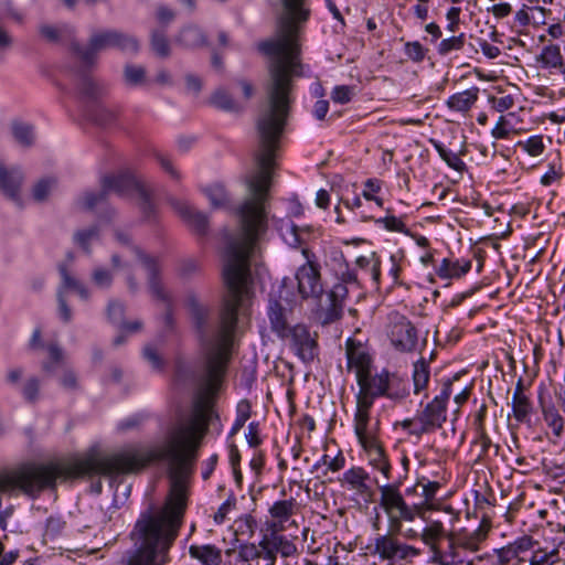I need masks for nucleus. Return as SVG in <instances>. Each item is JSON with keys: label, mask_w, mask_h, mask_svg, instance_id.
Segmentation results:
<instances>
[{"label": "nucleus", "mask_w": 565, "mask_h": 565, "mask_svg": "<svg viewBox=\"0 0 565 565\" xmlns=\"http://www.w3.org/2000/svg\"><path fill=\"white\" fill-rule=\"evenodd\" d=\"M225 369L226 365H205L202 388L191 416L168 429L163 445L152 448L129 446L111 455L93 450L83 457L47 465L24 463L0 472V493L20 491L35 497L46 488H54L57 480L134 473L152 462L166 460L169 493L161 505H150L137 518L129 533L135 552L127 565H167L188 507V477L207 433L213 415L212 396Z\"/></svg>", "instance_id": "obj_1"}, {"label": "nucleus", "mask_w": 565, "mask_h": 565, "mask_svg": "<svg viewBox=\"0 0 565 565\" xmlns=\"http://www.w3.org/2000/svg\"><path fill=\"white\" fill-rule=\"evenodd\" d=\"M275 35L259 44L269 56L266 98L257 120L259 135H282L292 98V78L302 75L300 33L310 18L307 0H281Z\"/></svg>", "instance_id": "obj_2"}, {"label": "nucleus", "mask_w": 565, "mask_h": 565, "mask_svg": "<svg viewBox=\"0 0 565 565\" xmlns=\"http://www.w3.org/2000/svg\"><path fill=\"white\" fill-rule=\"evenodd\" d=\"M452 381L444 382L440 393L413 418L401 423L409 435L420 438L425 434L440 429L447 420V402L451 395Z\"/></svg>", "instance_id": "obj_3"}, {"label": "nucleus", "mask_w": 565, "mask_h": 565, "mask_svg": "<svg viewBox=\"0 0 565 565\" xmlns=\"http://www.w3.org/2000/svg\"><path fill=\"white\" fill-rule=\"evenodd\" d=\"M359 393L356 395V404L364 407H372L374 401L379 396H386L391 399H402L407 396L408 391L404 381L396 374L382 371L375 375L367 372L356 380Z\"/></svg>", "instance_id": "obj_4"}, {"label": "nucleus", "mask_w": 565, "mask_h": 565, "mask_svg": "<svg viewBox=\"0 0 565 565\" xmlns=\"http://www.w3.org/2000/svg\"><path fill=\"white\" fill-rule=\"evenodd\" d=\"M109 191H115L119 194L131 192L138 199L143 211L150 209L148 191L139 181L127 173L105 177L103 180V191L100 193H85L79 200V204L83 209H93L105 199L106 192Z\"/></svg>", "instance_id": "obj_5"}, {"label": "nucleus", "mask_w": 565, "mask_h": 565, "mask_svg": "<svg viewBox=\"0 0 565 565\" xmlns=\"http://www.w3.org/2000/svg\"><path fill=\"white\" fill-rule=\"evenodd\" d=\"M379 507L387 518L388 529L402 532L403 522H413L418 515L415 505H408L396 484H384L379 488Z\"/></svg>", "instance_id": "obj_6"}, {"label": "nucleus", "mask_w": 565, "mask_h": 565, "mask_svg": "<svg viewBox=\"0 0 565 565\" xmlns=\"http://www.w3.org/2000/svg\"><path fill=\"white\" fill-rule=\"evenodd\" d=\"M401 533L388 529L387 533L377 535L370 547V553L376 556L381 563H386L387 565H395L399 562L417 557L420 551L402 542L398 539Z\"/></svg>", "instance_id": "obj_7"}, {"label": "nucleus", "mask_w": 565, "mask_h": 565, "mask_svg": "<svg viewBox=\"0 0 565 565\" xmlns=\"http://www.w3.org/2000/svg\"><path fill=\"white\" fill-rule=\"evenodd\" d=\"M110 47L136 53L139 49V43L135 38L117 31L97 32L90 36L88 47L81 49L77 53L84 63H92L98 52Z\"/></svg>", "instance_id": "obj_8"}, {"label": "nucleus", "mask_w": 565, "mask_h": 565, "mask_svg": "<svg viewBox=\"0 0 565 565\" xmlns=\"http://www.w3.org/2000/svg\"><path fill=\"white\" fill-rule=\"evenodd\" d=\"M302 255L306 258V264L301 265L296 273L298 291L303 299L318 298L323 291L319 266L315 260V255L308 248H302Z\"/></svg>", "instance_id": "obj_9"}, {"label": "nucleus", "mask_w": 565, "mask_h": 565, "mask_svg": "<svg viewBox=\"0 0 565 565\" xmlns=\"http://www.w3.org/2000/svg\"><path fill=\"white\" fill-rule=\"evenodd\" d=\"M387 334L392 345L401 352H411L417 345V331L403 316H391Z\"/></svg>", "instance_id": "obj_10"}, {"label": "nucleus", "mask_w": 565, "mask_h": 565, "mask_svg": "<svg viewBox=\"0 0 565 565\" xmlns=\"http://www.w3.org/2000/svg\"><path fill=\"white\" fill-rule=\"evenodd\" d=\"M417 486L422 488L423 501L415 504L418 516L423 520L428 511H444L450 515V523L454 524L459 519V512L456 511L451 505H443L436 499L441 484L438 481H425L424 479L417 482Z\"/></svg>", "instance_id": "obj_11"}, {"label": "nucleus", "mask_w": 565, "mask_h": 565, "mask_svg": "<svg viewBox=\"0 0 565 565\" xmlns=\"http://www.w3.org/2000/svg\"><path fill=\"white\" fill-rule=\"evenodd\" d=\"M299 504L294 498L275 501L266 519L267 530L285 531L295 525L294 516L298 513Z\"/></svg>", "instance_id": "obj_12"}, {"label": "nucleus", "mask_w": 565, "mask_h": 565, "mask_svg": "<svg viewBox=\"0 0 565 565\" xmlns=\"http://www.w3.org/2000/svg\"><path fill=\"white\" fill-rule=\"evenodd\" d=\"M447 546L443 547V544L437 546L430 555V563L436 565H461L467 563L471 565V562L466 558V555L460 544V537L454 532H449V535L445 539Z\"/></svg>", "instance_id": "obj_13"}, {"label": "nucleus", "mask_w": 565, "mask_h": 565, "mask_svg": "<svg viewBox=\"0 0 565 565\" xmlns=\"http://www.w3.org/2000/svg\"><path fill=\"white\" fill-rule=\"evenodd\" d=\"M286 339L296 354L305 362L312 361L317 352V341L303 324H297L289 329Z\"/></svg>", "instance_id": "obj_14"}, {"label": "nucleus", "mask_w": 565, "mask_h": 565, "mask_svg": "<svg viewBox=\"0 0 565 565\" xmlns=\"http://www.w3.org/2000/svg\"><path fill=\"white\" fill-rule=\"evenodd\" d=\"M372 407H364L360 404H356L355 415H354V431L358 437V440L361 447L369 445L373 441L380 439L379 431L380 426L379 422L372 423L370 417V411Z\"/></svg>", "instance_id": "obj_15"}, {"label": "nucleus", "mask_w": 565, "mask_h": 565, "mask_svg": "<svg viewBox=\"0 0 565 565\" xmlns=\"http://www.w3.org/2000/svg\"><path fill=\"white\" fill-rule=\"evenodd\" d=\"M60 271L63 284L57 294L58 311L63 321L68 322L72 319V310L66 303L63 289H74L79 295V297L85 300L89 298V291L81 281L72 277L64 266L60 267Z\"/></svg>", "instance_id": "obj_16"}, {"label": "nucleus", "mask_w": 565, "mask_h": 565, "mask_svg": "<svg viewBox=\"0 0 565 565\" xmlns=\"http://www.w3.org/2000/svg\"><path fill=\"white\" fill-rule=\"evenodd\" d=\"M342 487L354 491L360 497H370L372 488L369 484L370 475L363 467H351L339 479Z\"/></svg>", "instance_id": "obj_17"}, {"label": "nucleus", "mask_w": 565, "mask_h": 565, "mask_svg": "<svg viewBox=\"0 0 565 565\" xmlns=\"http://www.w3.org/2000/svg\"><path fill=\"white\" fill-rule=\"evenodd\" d=\"M131 252L136 254L140 264L145 267L149 278V289L152 296L163 302H169V294L164 290L163 286L157 278L158 264L157 260L150 256L145 255L139 248L131 247Z\"/></svg>", "instance_id": "obj_18"}, {"label": "nucleus", "mask_w": 565, "mask_h": 565, "mask_svg": "<svg viewBox=\"0 0 565 565\" xmlns=\"http://www.w3.org/2000/svg\"><path fill=\"white\" fill-rule=\"evenodd\" d=\"M349 290L345 284L338 282L327 295L324 306V323H331L342 317Z\"/></svg>", "instance_id": "obj_19"}, {"label": "nucleus", "mask_w": 565, "mask_h": 565, "mask_svg": "<svg viewBox=\"0 0 565 565\" xmlns=\"http://www.w3.org/2000/svg\"><path fill=\"white\" fill-rule=\"evenodd\" d=\"M369 465L380 471L385 480L391 479L392 466L382 441L379 439L362 447Z\"/></svg>", "instance_id": "obj_20"}, {"label": "nucleus", "mask_w": 565, "mask_h": 565, "mask_svg": "<svg viewBox=\"0 0 565 565\" xmlns=\"http://www.w3.org/2000/svg\"><path fill=\"white\" fill-rule=\"evenodd\" d=\"M347 359L349 369L355 370L356 380L371 372V356L361 343H356L352 339L347 341Z\"/></svg>", "instance_id": "obj_21"}, {"label": "nucleus", "mask_w": 565, "mask_h": 565, "mask_svg": "<svg viewBox=\"0 0 565 565\" xmlns=\"http://www.w3.org/2000/svg\"><path fill=\"white\" fill-rule=\"evenodd\" d=\"M23 173L17 169H7L0 163V190L11 200L20 201V189L23 183Z\"/></svg>", "instance_id": "obj_22"}, {"label": "nucleus", "mask_w": 565, "mask_h": 565, "mask_svg": "<svg viewBox=\"0 0 565 565\" xmlns=\"http://www.w3.org/2000/svg\"><path fill=\"white\" fill-rule=\"evenodd\" d=\"M241 553L245 561L252 562V565H275L276 563L277 556L263 539L258 545L244 546Z\"/></svg>", "instance_id": "obj_23"}, {"label": "nucleus", "mask_w": 565, "mask_h": 565, "mask_svg": "<svg viewBox=\"0 0 565 565\" xmlns=\"http://www.w3.org/2000/svg\"><path fill=\"white\" fill-rule=\"evenodd\" d=\"M564 60L561 45L550 42L544 45L536 56V62L541 68L550 71V73H557Z\"/></svg>", "instance_id": "obj_24"}, {"label": "nucleus", "mask_w": 565, "mask_h": 565, "mask_svg": "<svg viewBox=\"0 0 565 565\" xmlns=\"http://www.w3.org/2000/svg\"><path fill=\"white\" fill-rule=\"evenodd\" d=\"M449 535L444 523L439 520H429L420 532V541L429 548L430 554Z\"/></svg>", "instance_id": "obj_25"}, {"label": "nucleus", "mask_w": 565, "mask_h": 565, "mask_svg": "<svg viewBox=\"0 0 565 565\" xmlns=\"http://www.w3.org/2000/svg\"><path fill=\"white\" fill-rule=\"evenodd\" d=\"M267 532L263 540L276 556L279 553L282 557H289L297 552L296 545L281 534L282 531L267 530Z\"/></svg>", "instance_id": "obj_26"}, {"label": "nucleus", "mask_w": 565, "mask_h": 565, "mask_svg": "<svg viewBox=\"0 0 565 565\" xmlns=\"http://www.w3.org/2000/svg\"><path fill=\"white\" fill-rule=\"evenodd\" d=\"M40 39L46 43L57 44L64 40L71 39L74 34L72 26L67 24L54 25L50 23H42L38 28Z\"/></svg>", "instance_id": "obj_27"}, {"label": "nucleus", "mask_w": 565, "mask_h": 565, "mask_svg": "<svg viewBox=\"0 0 565 565\" xmlns=\"http://www.w3.org/2000/svg\"><path fill=\"white\" fill-rule=\"evenodd\" d=\"M532 540L530 537H522L514 543H511L500 550L495 551L497 561L500 565L513 564L518 552H530L532 547Z\"/></svg>", "instance_id": "obj_28"}, {"label": "nucleus", "mask_w": 565, "mask_h": 565, "mask_svg": "<svg viewBox=\"0 0 565 565\" xmlns=\"http://www.w3.org/2000/svg\"><path fill=\"white\" fill-rule=\"evenodd\" d=\"M189 554L203 565H221L222 563V551L211 544H193L189 547Z\"/></svg>", "instance_id": "obj_29"}, {"label": "nucleus", "mask_w": 565, "mask_h": 565, "mask_svg": "<svg viewBox=\"0 0 565 565\" xmlns=\"http://www.w3.org/2000/svg\"><path fill=\"white\" fill-rule=\"evenodd\" d=\"M479 88L472 87L470 89L456 93L447 100V107L454 111L467 113L478 100Z\"/></svg>", "instance_id": "obj_30"}, {"label": "nucleus", "mask_w": 565, "mask_h": 565, "mask_svg": "<svg viewBox=\"0 0 565 565\" xmlns=\"http://www.w3.org/2000/svg\"><path fill=\"white\" fill-rule=\"evenodd\" d=\"M471 269V260H451L444 258L437 268V275L444 279L460 278Z\"/></svg>", "instance_id": "obj_31"}, {"label": "nucleus", "mask_w": 565, "mask_h": 565, "mask_svg": "<svg viewBox=\"0 0 565 565\" xmlns=\"http://www.w3.org/2000/svg\"><path fill=\"white\" fill-rule=\"evenodd\" d=\"M280 232L284 241L291 247H301L310 236L308 228L299 227L292 222L282 223Z\"/></svg>", "instance_id": "obj_32"}, {"label": "nucleus", "mask_w": 565, "mask_h": 565, "mask_svg": "<svg viewBox=\"0 0 565 565\" xmlns=\"http://www.w3.org/2000/svg\"><path fill=\"white\" fill-rule=\"evenodd\" d=\"M271 329L279 337H287L289 331L288 319L285 308L277 301L270 302L268 311Z\"/></svg>", "instance_id": "obj_33"}, {"label": "nucleus", "mask_w": 565, "mask_h": 565, "mask_svg": "<svg viewBox=\"0 0 565 565\" xmlns=\"http://www.w3.org/2000/svg\"><path fill=\"white\" fill-rule=\"evenodd\" d=\"M542 415L544 422L548 428H551L553 435L557 438L562 437L564 433L565 420L556 407L554 405H543Z\"/></svg>", "instance_id": "obj_34"}, {"label": "nucleus", "mask_w": 565, "mask_h": 565, "mask_svg": "<svg viewBox=\"0 0 565 565\" xmlns=\"http://www.w3.org/2000/svg\"><path fill=\"white\" fill-rule=\"evenodd\" d=\"M184 302L191 316L195 320L196 326L202 328L207 318V307L202 302L200 297L193 292L186 295Z\"/></svg>", "instance_id": "obj_35"}, {"label": "nucleus", "mask_w": 565, "mask_h": 565, "mask_svg": "<svg viewBox=\"0 0 565 565\" xmlns=\"http://www.w3.org/2000/svg\"><path fill=\"white\" fill-rule=\"evenodd\" d=\"M178 211L180 214L198 231V232H204L207 226V218L206 216L196 211L194 207L185 204V203H178L177 205Z\"/></svg>", "instance_id": "obj_36"}, {"label": "nucleus", "mask_w": 565, "mask_h": 565, "mask_svg": "<svg viewBox=\"0 0 565 565\" xmlns=\"http://www.w3.org/2000/svg\"><path fill=\"white\" fill-rule=\"evenodd\" d=\"M484 415H486V407L483 406L477 414L475 425L477 430V439L476 445L480 446L481 452L479 457L484 456L489 448L491 447L492 443L490 437L488 436L486 428H484Z\"/></svg>", "instance_id": "obj_37"}, {"label": "nucleus", "mask_w": 565, "mask_h": 565, "mask_svg": "<svg viewBox=\"0 0 565 565\" xmlns=\"http://www.w3.org/2000/svg\"><path fill=\"white\" fill-rule=\"evenodd\" d=\"M532 403L526 395L523 396H512V411L513 417L519 423H525L529 420V417L532 413Z\"/></svg>", "instance_id": "obj_38"}, {"label": "nucleus", "mask_w": 565, "mask_h": 565, "mask_svg": "<svg viewBox=\"0 0 565 565\" xmlns=\"http://www.w3.org/2000/svg\"><path fill=\"white\" fill-rule=\"evenodd\" d=\"M413 381L415 393L425 390L429 382V366L424 359L414 363Z\"/></svg>", "instance_id": "obj_39"}, {"label": "nucleus", "mask_w": 565, "mask_h": 565, "mask_svg": "<svg viewBox=\"0 0 565 565\" xmlns=\"http://www.w3.org/2000/svg\"><path fill=\"white\" fill-rule=\"evenodd\" d=\"M56 189V179L52 177L40 179L32 188V198L36 202H43L49 199Z\"/></svg>", "instance_id": "obj_40"}, {"label": "nucleus", "mask_w": 565, "mask_h": 565, "mask_svg": "<svg viewBox=\"0 0 565 565\" xmlns=\"http://www.w3.org/2000/svg\"><path fill=\"white\" fill-rule=\"evenodd\" d=\"M178 41L186 47H195L204 44L205 38L196 26H189L181 31Z\"/></svg>", "instance_id": "obj_41"}, {"label": "nucleus", "mask_w": 565, "mask_h": 565, "mask_svg": "<svg viewBox=\"0 0 565 565\" xmlns=\"http://www.w3.org/2000/svg\"><path fill=\"white\" fill-rule=\"evenodd\" d=\"M466 43L465 33H460L458 35H452L450 38L444 39L437 46V52L441 56H446L451 52H457L463 49Z\"/></svg>", "instance_id": "obj_42"}, {"label": "nucleus", "mask_w": 565, "mask_h": 565, "mask_svg": "<svg viewBox=\"0 0 565 565\" xmlns=\"http://www.w3.org/2000/svg\"><path fill=\"white\" fill-rule=\"evenodd\" d=\"M205 193L210 200L211 205L214 209L226 207L230 203V198L223 185L214 184L205 190Z\"/></svg>", "instance_id": "obj_43"}, {"label": "nucleus", "mask_w": 565, "mask_h": 565, "mask_svg": "<svg viewBox=\"0 0 565 565\" xmlns=\"http://www.w3.org/2000/svg\"><path fill=\"white\" fill-rule=\"evenodd\" d=\"M12 135L18 143L23 147L32 145L34 139L33 129L30 125L15 121L12 124Z\"/></svg>", "instance_id": "obj_44"}, {"label": "nucleus", "mask_w": 565, "mask_h": 565, "mask_svg": "<svg viewBox=\"0 0 565 565\" xmlns=\"http://www.w3.org/2000/svg\"><path fill=\"white\" fill-rule=\"evenodd\" d=\"M518 147L524 150L531 157H539L545 150V145L542 135L531 136L526 140L519 141Z\"/></svg>", "instance_id": "obj_45"}, {"label": "nucleus", "mask_w": 565, "mask_h": 565, "mask_svg": "<svg viewBox=\"0 0 565 565\" xmlns=\"http://www.w3.org/2000/svg\"><path fill=\"white\" fill-rule=\"evenodd\" d=\"M151 49L160 57L170 55V44L163 31L154 30L151 34Z\"/></svg>", "instance_id": "obj_46"}, {"label": "nucleus", "mask_w": 565, "mask_h": 565, "mask_svg": "<svg viewBox=\"0 0 565 565\" xmlns=\"http://www.w3.org/2000/svg\"><path fill=\"white\" fill-rule=\"evenodd\" d=\"M558 551L539 548L530 555V565H553L557 561Z\"/></svg>", "instance_id": "obj_47"}, {"label": "nucleus", "mask_w": 565, "mask_h": 565, "mask_svg": "<svg viewBox=\"0 0 565 565\" xmlns=\"http://www.w3.org/2000/svg\"><path fill=\"white\" fill-rule=\"evenodd\" d=\"M124 77L129 85H141L146 82V70L138 65H126Z\"/></svg>", "instance_id": "obj_48"}, {"label": "nucleus", "mask_w": 565, "mask_h": 565, "mask_svg": "<svg viewBox=\"0 0 565 565\" xmlns=\"http://www.w3.org/2000/svg\"><path fill=\"white\" fill-rule=\"evenodd\" d=\"M355 94V86L339 85L332 89L331 99L337 104H347L352 100Z\"/></svg>", "instance_id": "obj_49"}, {"label": "nucleus", "mask_w": 565, "mask_h": 565, "mask_svg": "<svg viewBox=\"0 0 565 565\" xmlns=\"http://www.w3.org/2000/svg\"><path fill=\"white\" fill-rule=\"evenodd\" d=\"M21 393L26 402L35 403L40 394V380L35 376L28 379L21 387Z\"/></svg>", "instance_id": "obj_50"}, {"label": "nucleus", "mask_w": 565, "mask_h": 565, "mask_svg": "<svg viewBox=\"0 0 565 565\" xmlns=\"http://www.w3.org/2000/svg\"><path fill=\"white\" fill-rule=\"evenodd\" d=\"M436 150L450 168L457 171L465 169L466 164L457 153L446 150L441 145H436Z\"/></svg>", "instance_id": "obj_51"}, {"label": "nucleus", "mask_w": 565, "mask_h": 565, "mask_svg": "<svg viewBox=\"0 0 565 565\" xmlns=\"http://www.w3.org/2000/svg\"><path fill=\"white\" fill-rule=\"evenodd\" d=\"M211 104L215 107L225 110H234L236 109V105L232 99L231 95L225 90H216L211 97Z\"/></svg>", "instance_id": "obj_52"}, {"label": "nucleus", "mask_w": 565, "mask_h": 565, "mask_svg": "<svg viewBox=\"0 0 565 565\" xmlns=\"http://www.w3.org/2000/svg\"><path fill=\"white\" fill-rule=\"evenodd\" d=\"M50 361L43 363V370L45 372H52L55 366L60 365L64 361V355L62 350L55 344H51L47 347Z\"/></svg>", "instance_id": "obj_53"}, {"label": "nucleus", "mask_w": 565, "mask_h": 565, "mask_svg": "<svg viewBox=\"0 0 565 565\" xmlns=\"http://www.w3.org/2000/svg\"><path fill=\"white\" fill-rule=\"evenodd\" d=\"M321 465L326 466L330 471L338 472L344 468L345 458L341 451H339L334 457L326 454L322 456L320 460Z\"/></svg>", "instance_id": "obj_54"}, {"label": "nucleus", "mask_w": 565, "mask_h": 565, "mask_svg": "<svg viewBox=\"0 0 565 565\" xmlns=\"http://www.w3.org/2000/svg\"><path fill=\"white\" fill-rule=\"evenodd\" d=\"M92 280L99 288H107L111 285L113 275L105 268H96L92 274Z\"/></svg>", "instance_id": "obj_55"}, {"label": "nucleus", "mask_w": 565, "mask_h": 565, "mask_svg": "<svg viewBox=\"0 0 565 565\" xmlns=\"http://www.w3.org/2000/svg\"><path fill=\"white\" fill-rule=\"evenodd\" d=\"M405 53L412 61L418 63L425 58L426 50L419 42L414 41L405 44Z\"/></svg>", "instance_id": "obj_56"}, {"label": "nucleus", "mask_w": 565, "mask_h": 565, "mask_svg": "<svg viewBox=\"0 0 565 565\" xmlns=\"http://www.w3.org/2000/svg\"><path fill=\"white\" fill-rule=\"evenodd\" d=\"M356 264L361 267V268H367L370 265V274L372 275L373 279L375 281L379 280L380 278V275H381V270H380V260L379 259H374V258H369V257H365V256H361L356 259Z\"/></svg>", "instance_id": "obj_57"}, {"label": "nucleus", "mask_w": 565, "mask_h": 565, "mask_svg": "<svg viewBox=\"0 0 565 565\" xmlns=\"http://www.w3.org/2000/svg\"><path fill=\"white\" fill-rule=\"evenodd\" d=\"M364 191H363V196L369 200V201H375L377 205H382V199L380 198H376L373 195V193H376L380 191L381 186H380V183L376 181V180H373V179H369L366 180V182L364 183Z\"/></svg>", "instance_id": "obj_58"}, {"label": "nucleus", "mask_w": 565, "mask_h": 565, "mask_svg": "<svg viewBox=\"0 0 565 565\" xmlns=\"http://www.w3.org/2000/svg\"><path fill=\"white\" fill-rule=\"evenodd\" d=\"M492 108L498 113H503L509 110L514 105V99L510 95L501 96V97H491L490 98Z\"/></svg>", "instance_id": "obj_59"}, {"label": "nucleus", "mask_w": 565, "mask_h": 565, "mask_svg": "<svg viewBox=\"0 0 565 565\" xmlns=\"http://www.w3.org/2000/svg\"><path fill=\"white\" fill-rule=\"evenodd\" d=\"M377 222L382 223L384 225V227L388 231L401 232V233L406 232L405 223L396 216H386L384 218L379 220Z\"/></svg>", "instance_id": "obj_60"}, {"label": "nucleus", "mask_w": 565, "mask_h": 565, "mask_svg": "<svg viewBox=\"0 0 565 565\" xmlns=\"http://www.w3.org/2000/svg\"><path fill=\"white\" fill-rule=\"evenodd\" d=\"M14 39L10 32L0 25V60L13 46Z\"/></svg>", "instance_id": "obj_61"}, {"label": "nucleus", "mask_w": 565, "mask_h": 565, "mask_svg": "<svg viewBox=\"0 0 565 565\" xmlns=\"http://www.w3.org/2000/svg\"><path fill=\"white\" fill-rule=\"evenodd\" d=\"M143 355L153 369L160 370L163 365L162 359L156 348L147 345L143 349Z\"/></svg>", "instance_id": "obj_62"}, {"label": "nucleus", "mask_w": 565, "mask_h": 565, "mask_svg": "<svg viewBox=\"0 0 565 565\" xmlns=\"http://www.w3.org/2000/svg\"><path fill=\"white\" fill-rule=\"evenodd\" d=\"M235 507V499H227L215 512L214 514V521L217 524H221L225 521L228 512L233 510Z\"/></svg>", "instance_id": "obj_63"}, {"label": "nucleus", "mask_w": 565, "mask_h": 565, "mask_svg": "<svg viewBox=\"0 0 565 565\" xmlns=\"http://www.w3.org/2000/svg\"><path fill=\"white\" fill-rule=\"evenodd\" d=\"M108 317L113 322H121L124 316V306L120 302L111 301L108 305Z\"/></svg>", "instance_id": "obj_64"}]
</instances>
